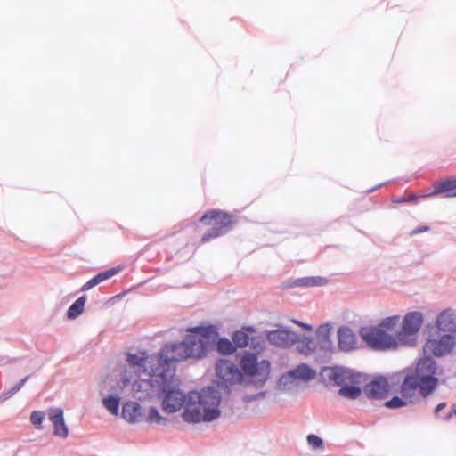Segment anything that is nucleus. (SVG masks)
<instances>
[{
	"label": "nucleus",
	"instance_id": "nucleus-22",
	"mask_svg": "<svg viewBox=\"0 0 456 456\" xmlns=\"http://www.w3.org/2000/svg\"><path fill=\"white\" fill-rule=\"evenodd\" d=\"M338 395L346 399L355 400L362 395V389L355 384H348L340 387Z\"/></svg>",
	"mask_w": 456,
	"mask_h": 456
},
{
	"label": "nucleus",
	"instance_id": "nucleus-1",
	"mask_svg": "<svg viewBox=\"0 0 456 456\" xmlns=\"http://www.w3.org/2000/svg\"><path fill=\"white\" fill-rule=\"evenodd\" d=\"M136 379L135 387L128 384L132 392L146 390L147 387L156 388L162 394V406L166 412H176L184 405L182 417L187 423L210 422L220 416V392L213 387H207L200 392L191 391L185 395L176 387L175 370H162L161 373L142 372Z\"/></svg>",
	"mask_w": 456,
	"mask_h": 456
},
{
	"label": "nucleus",
	"instance_id": "nucleus-32",
	"mask_svg": "<svg viewBox=\"0 0 456 456\" xmlns=\"http://www.w3.org/2000/svg\"><path fill=\"white\" fill-rule=\"evenodd\" d=\"M400 322V317L398 315H394L390 317H387L381 321L378 328L393 330L395 329Z\"/></svg>",
	"mask_w": 456,
	"mask_h": 456
},
{
	"label": "nucleus",
	"instance_id": "nucleus-33",
	"mask_svg": "<svg viewBox=\"0 0 456 456\" xmlns=\"http://www.w3.org/2000/svg\"><path fill=\"white\" fill-rule=\"evenodd\" d=\"M406 405H410V403L402 395L401 397L394 396L391 400L385 403V406L388 409H398Z\"/></svg>",
	"mask_w": 456,
	"mask_h": 456
},
{
	"label": "nucleus",
	"instance_id": "nucleus-4",
	"mask_svg": "<svg viewBox=\"0 0 456 456\" xmlns=\"http://www.w3.org/2000/svg\"><path fill=\"white\" fill-rule=\"evenodd\" d=\"M240 365L243 373L251 379L248 382L253 383L256 387H261L269 378L270 362L266 360L257 362V357L255 354L244 355Z\"/></svg>",
	"mask_w": 456,
	"mask_h": 456
},
{
	"label": "nucleus",
	"instance_id": "nucleus-34",
	"mask_svg": "<svg viewBox=\"0 0 456 456\" xmlns=\"http://www.w3.org/2000/svg\"><path fill=\"white\" fill-rule=\"evenodd\" d=\"M45 419V413L41 411H34L30 415L31 423L37 428L41 429V424Z\"/></svg>",
	"mask_w": 456,
	"mask_h": 456
},
{
	"label": "nucleus",
	"instance_id": "nucleus-25",
	"mask_svg": "<svg viewBox=\"0 0 456 456\" xmlns=\"http://www.w3.org/2000/svg\"><path fill=\"white\" fill-rule=\"evenodd\" d=\"M296 379H294L293 376L290 374V371L282 374L278 381V387L282 390H291L295 387Z\"/></svg>",
	"mask_w": 456,
	"mask_h": 456
},
{
	"label": "nucleus",
	"instance_id": "nucleus-38",
	"mask_svg": "<svg viewBox=\"0 0 456 456\" xmlns=\"http://www.w3.org/2000/svg\"><path fill=\"white\" fill-rule=\"evenodd\" d=\"M99 285L98 283V281L96 280L95 277H93L91 280H89L87 282H86L82 288H81V290L82 291H87V290H90L91 289H93L94 287Z\"/></svg>",
	"mask_w": 456,
	"mask_h": 456
},
{
	"label": "nucleus",
	"instance_id": "nucleus-3",
	"mask_svg": "<svg viewBox=\"0 0 456 456\" xmlns=\"http://www.w3.org/2000/svg\"><path fill=\"white\" fill-rule=\"evenodd\" d=\"M360 335L366 345L375 351L395 350L400 344L397 338L378 327H363L360 330Z\"/></svg>",
	"mask_w": 456,
	"mask_h": 456
},
{
	"label": "nucleus",
	"instance_id": "nucleus-27",
	"mask_svg": "<svg viewBox=\"0 0 456 456\" xmlns=\"http://www.w3.org/2000/svg\"><path fill=\"white\" fill-rule=\"evenodd\" d=\"M217 351L222 354H232L235 351V346L227 338H220L216 344Z\"/></svg>",
	"mask_w": 456,
	"mask_h": 456
},
{
	"label": "nucleus",
	"instance_id": "nucleus-20",
	"mask_svg": "<svg viewBox=\"0 0 456 456\" xmlns=\"http://www.w3.org/2000/svg\"><path fill=\"white\" fill-rule=\"evenodd\" d=\"M440 193H446V197H456V179H446L438 183L434 191L425 197H431Z\"/></svg>",
	"mask_w": 456,
	"mask_h": 456
},
{
	"label": "nucleus",
	"instance_id": "nucleus-2",
	"mask_svg": "<svg viewBox=\"0 0 456 456\" xmlns=\"http://www.w3.org/2000/svg\"><path fill=\"white\" fill-rule=\"evenodd\" d=\"M183 341L166 344L157 354L147 355L145 352L126 354L124 371L120 379L123 387L128 384L136 386V378L142 372L161 373L162 370H175L174 362L189 358L200 359L211 350L217 338V331L214 326H197L187 330Z\"/></svg>",
	"mask_w": 456,
	"mask_h": 456
},
{
	"label": "nucleus",
	"instance_id": "nucleus-17",
	"mask_svg": "<svg viewBox=\"0 0 456 456\" xmlns=\"http://www.w3.org/2000/svg\"><path fill=\"white\" fill-rule=\"evenodd\" d=\"M331 325L329 323L320 325L316 330L317 346L322 351H330L332 341L330 339Z\"/></svg>",
	"mask_w": 456,
	"mask_h": 456
},
{
	"label": "nucleus",
	"instance_id": "nucleus-23",
	"mask_svg": "<svg viewBox=\"0 0 456 456\" xmlns=\"http://www.w3.org/2000/svg\"><path fill=\"white\" fill-rule=\"evenodd\" d=\"M86 302V297L82 296L78 297L68 309L67 317L69 319H76L84 311L85 304Z\"/></svg>",
	"mask_w": 456,
	"mask_h": 456
},
{
	"label": "nucleus",
	"instance_id": "nucleus-5",
	"mask_svg": "<svg viewBox=\"0 0 456 456\" xmlns=\"http://www.w3.org/2000/svg\"><path fill=\"white\" fill-rule=\"evenodd\" d=\"M423 322V314L420 312L413 311L406 314L402 322V330L396 333L400 345L414 346L417 343L416 335L420 330Z\"/></svg>",
	"mask_w": 456,
	"mask_h": 456
},
{
	"label": "nucleus",
	"instance_id": "nucleus-29",
	"mask_svg": "<svg viewBox=\"0 0 456 456\" xmlns=\"http://www.w3.org/2000/svg\"><path fill=\"white\" fill-rule=\"evenodd\" d=\"M29 379V376L25 377L22 379L17 385H15L11 389L3 392L0 395V403H3L6 401L7 399L11 398L13 395H15L18 391L20 390V388L24 386L26 381Z\"/></svg>",
	"mask_w": 456,
	"mask_h": 456
},
{
	"label": "nucleus",
	"instance_id": "nucleus-16",
	"mask_svg": "<svg viewBox=\"0 0 456 456\" xmlns=\"http://www.w3.org/2000/svg\"><path fill=\"white\" fill-rule=\"evenodd\" d=\"M49 419L53 425V434L57 436L66 438L69 435V430L64 421L63 411L60 408L50 409Z\"/></svg>",
	"mask_w": 456,
	"mask_h": 456
},
{
	"label": "nucleus",
	"instance_id": "nucleus-35",
	"mask_svg": "<svg viewBox=\"0 0 456 456\" xmlns=\"http://www.w3.org/2000/svg\"><path fill=\"white\" fill-rule=\"evenodd\" d=\"M307 443L312 449H317L322 446L323 441L316 435L311 434L307 436Z\"/></svg>",
	"mask_w": 456,
	"mask_h": 456
},
{
	"label": "nucleus",
	"instance_id": "nucleus-8",
	"mask_svg": "<svg viewBox=\"0 0 456 456\" xmlns=\"http://www.w3.org/2000/svg\"><path fill=\"white\" fill-rule=\"evenodd\" d=\"M456 346V337L444 334L437 338L428 339L423 346L424 354L442 357L452 353Z\"/></svg>",
	"mask_w": 456,
	"mask_h": 456
},
{
	"label": "nucleus",
	"instance_id": "nucleus-24",
	"mask_svg": "<svg viewBox=\"0 0 456 456\" xmlns=\"http://www.w3.org/2000/svg\"><path fill=\"white\" fill-rule=\"evenodd\" d=\"M103 406L113 415H118L119 410V397L110 395L102 400Z\"/></svg>",
	"mask_w": 456,
	"mask_h": 456
},
{
	"label": "nucleus",
	"instance_id": "nucleus-12",
	"mask_svg": "<svg viewBox=\"0 0 456 456\" xmlns=\"http://www.w3.org/2000/svg\"><path fill=\"white\" fill-rule=\"evenodd\" d=\"M297 338V332L289 328L270 330L266 334L267 341L271 345L281 348H288L296 345Z\"/></svg>",
	"mask_w": 456,
	"mask_h": 456
},
{
	"label": "nucleus",
	"instance_id": "nucleus-21",
	"mask_svg": "<svg viewBox=\"0 0 456 456\" xmlns=\"http://www.w3.org/2000/svg\"><path fill=\"white\" fill-rule=\"evenodd\" d=\"M327 283V280L325 278L316 276V277H304L296 279L293 281V285L297 287H316V286H323Z\"/></svg>",
	"mask_w": 456,
	"mask_h": 456
},
{
	"label": "nucleus",
	"instance_id": "nucleus-28",
	"mask_svg": "<svg viewBox=\"0 0 456 456\" xmlns=\"http://www.w3.org/2000/svg\"><path fill=\"white\" fill-rule=\"evenodd\" d=\"M446 407V403H440L435 409V415L436 418H440L444 421H448L451 419L452 415L456 416V404H452V410L444 414H440V412Z\"/></svg>",
	"mask_w": 456,
	"mask_h": 456
},
{
	"label": "nucleus",
	"instance_id": "nucleus-11",
	"mask_svg": "<svg viewBox=\"0 0 456 456\" xmlns=\"http://www.w3.org/2000/svg\"><path fill=\"white\" fill-rule=\"evenodd\" d=\"M326 377L332 380L337 386L342 387L348 384H357L359 382V375L355 374L352 370L343 367H332L323 370Z\"/></svg>",
	"mask_w": 456,
	"mask_h": 456
},
{
	"label": "nucleus",
	"instance_id": "nucleus-6",
	"mask_svg": "<svg viewBox=\"0 0 456 456\" xmlns=\"http://www.w3.org/2000/svg\"><path fill=\"white\" fill-rule=\"evenodd\" d=\"M200 221L206 224L212 225L211 229L205 232L201 238L202 242H208L211 239L227 232L228 227L232 224V216L221 211L211 210L207 212L200 218Z\"/></svg>",
	"mask_w": 456,
	"mask_h": 456
},
{
	"label": "nucleus",
	"instance_id": "nucleus-13",
	"mask_svg": "<svg viewBox=\"0 0 456 456\" xmlns=\"http://www.w3.org/2000/svg\"><path fill=\"white\" fill-rule=\"evenodd\" d=\"M436 326L438 330L456 337V311L446 308L439 313L436 320Z\"/></svg>",
	"mask_w": 456,
	"mask_h": 456
},
{
	"label": "nucleus",
	"instance_id": "nucleus-18",
	"mask_svg": "<svg viewBox=\"0 0 456 456\" xmlns=\"http://www.w3.org/2000/svg\"><path fill=\"white\" fill-rule=\"evenodd\" d=\"M122 417L130 423H137L142 420V407L138 403L127 402L123 405Z\"/></svg>",
	"mask_w": 456,
	"mask_h": 456
},
{
	"label": "nucleus",
	"instance_id": "nucleus-40",
	"mask_svg": "<svg viewBox=\"0 0 456 456\" xmlns=\"http://www.w3.org/2000/svg\"><path fill=\"white\" fill-rule=\"evenodd\" d=\"M292 322L306 330H309V331L313 330L312 325H310L308 323H305V322H302L297 321V320H292Z\"/></svg>",
	"mask_w": 456,
	"mask_h": 456
},
{
	"label": "nucleus",
	"instance_id": "nucleus-19",
	"mask_svg": "<svg viewBox=\"0 0 456 456\" xmlns=\"http://www.w3.org/2000/svg\"><path fill=\"white\" fill-rule=\"evenodd\" d=\"M294 379L308 382L316 376V371L306 363H301L289 370Z\"/></svg>",
	"mask_w": 456,
	"mask_h": 456
},
{
	"label": "nucleus",
	"instance_id": "nucleus-26",
	"mask_svg": "<svg viewBox=\"0 0 456 456\" xmlns=\"http://www.w3.org/2000/svg\"><path fill=\"white\" fill-rule=\"evenodd\" d=\"M232 343L235 347H245L249 343V336L245 330H238L232 336Z\"/></svg>",
	"mask_w": 456,
	"mask_h": 456
},
{
	"label": "nucleus",
	"instance_id": "nucleus-15",
	"mask_svg": "<svg viewBox=\"0 0 456 456\" xmlns=\"http://www.w3.org/2000/svg\"><path fill=\"white\" fill-rule=\"evenodd\" d=\"M388 389L389 385L387 380L384 378H379L368 383L364 387L363 392L370 399H382L388 393Z\"/></svg>",
	"mask_w": 456,
	"mask_h": 456
},
{
	"label": "nucleus",
	"instance_id": "nucleus-14",
	"mask_svg": "<svg viewBox=\"0 0 456 456\" xmlns=\"http://www.w3.org/2000/svg\"><path fill=\"white\" fill-rule=\"evenodd\" d=\"M338 347L341 352L348 353L357 349V337L347 326L339 327L337 331Z\"/></svg>",
	"mask_w": 456,
	"mask_h": 456
},
{
	"label": "nucleus",
	"instance_id": "nucleus-10",
	"mask_svg": "<svg viewBox=\"0 0 456 456\" xmlns=\"http://www.w3.org/2000/svg\"><path fill=\"white\" fill-rule=\"evenodd\" d=\"M422 387V383L417 378L407 375L401 385V395L410 404H414L419 400V395L426 397L429 395L425 394Z\"/></svg>",
	"mask_w": 456,
	"mask_h": 456
},
{
	"label": "nucleus",
	"instance_id": "nucleus-31",
	"mask_svg": "<svg viewBox=\"0 0 456 456\" xmlns=\"http://www.w3.org/2000/svg\"><path fill=\"white\" fill-rule=\"evenodd\" d=\"M121 270H122L121 267H112V268H110L108 270L99 273L94 277L96 278V280L98 281V283L100 284V283L112 278L113 276L118 274Z\"/></svg>",
	"mask_w": 456,
	"mask_h": 456
},
{
	"label": "nucleus",
	"instance_id": "nucleus-39",
	"mask_svg": "<svg viewBox=\"0 0 456 456\" xmlns=\"http://www.w3.org/2000/svg\"><path fill=\"white\" fill-rule=\"evenodd\" d=\"M429 226L428 225H422V226H419L417 227L416 229L412 230L410 233L411 236H414L416 234H419V233H421V232H428L429 231Z\"/></svg>",
	"mask_w": 456,
	"mask_h": 456
},
{
	"label": "nucleus",
	"instance_id": "nucleus-36",
	"mask_svg": "<svg viewBox=\"0 0 456 456\" xmlns=\"http://www.w3.org/2000/svg\"><path fill=\"white\" fill-rule=\"evenodd\" d=\"M297 344V351L303 355H310L314 352L316 351L317 347L306 346L305 344L302 343H296Z\"/></svg>",
	"mask_w": 456,
	"mask_h": 456
},
{
	"label": "nucleus",
	"instance_id": "nucleus-7",
	"mask_svg": "<svg viewBox=\"0 0 456 456\" xmlns=\"http://www.w3.org/2000/svg\"><path fill=\"white\" fill-rule=\"evenodd\" d=\"M436 371V362L430 354H425V357L419 361L415 373L411 376L417 378L422 383L425 394H431L438 382L437 378L435 377Z\"/></svg>",
	"mask_w": 456,
	"mask_h": 456
},
{
	"label": "nucleus",
	"instance_id": "nucleus-30",
	"mask_svg": "<svg viewBox=\"0 0 456 456\" xmlns=\"http://www.w3.org/2000/svg\"><path fill=\"white\" fill-rule=\"evenodd\" d=\"M146 420L149 423L161 425H165L167 423V419L159 414L158 409L155 407L150 408Z\"/></svg>",
	"mask_w": 456,
	"mask_h": 456
},
{
	"label": "nucleus",
	"instance_id": "nucleus-37",
	"mask_svg": "<svg viewBox=\"0 0 456 456\" xmlns=\"http://www.w3.org/2000/svg\"><path fill=\"white\" fill-rule=\"evenodd\" d=\"M297 343L305 344L306 346L317 347V343L314 338L306 335H299L297 333Z\"/></svg>",
	"mask_w": 456,
	"mask_h": 456
},
{
	"label": "nucleus",
	"instance_id": "nucleus-9",
	"mask_svg": "<svg viewBox=\"0 0 456 456\" xmlns=\"http://www.w3.org/2000/svg\"><path fill=\"white\" fill-rule=\"evenodd\" d=\"M216 373L219 379L222 380L221 386L224 385L228 388V385L240 383L243 379V374L237 365L229 360H220L216 365Z\"/></svg>",
	"mask_w": 456,
	"mask_h": 456
}]
</instances>
